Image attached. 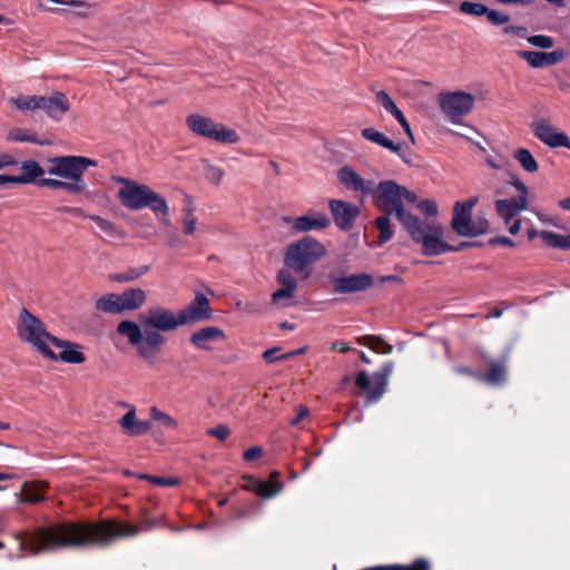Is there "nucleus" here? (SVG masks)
Instances as JSON below:
<instances>
[{
    "label": "nucleus",
    "instance_id": "f257e3e1",
    "mask_svg": "<svg viewBox=\"0 0 570 570\" xmlns=\"http://www.w3.org/2000/svg\"><path fill=\"white\" fill-rule=\"evenodd\" d=\"M140 527L116 520L61 521L39 528L32 535L36 551L108 546L118 538L134 537Z\"/></svg>",
    "mask_w": 570,
    "mask_h": 570
},
{
    "label": "nucleus",
    "instance_id": "f03ea898",
    "mask_svg": "<svg viewBox=\"0 0 570 570\" xmlns=\"http://www.w3.org/2000/svg\"><path fill=\"white\" fill-rule=\"evenodd\" d=\"M374 202L380 209L395 214L412 240L422 245L425 256H436L446 252H456L454 247L442 240L443 228L435 219L422 220L420 217L405 210L402 203V186L395 180H383L374 186Z\"/></svg>",
    "mask_w": 570,
    "mask_h": 570
},
{
    "label": "nucleus",
    "instance_id": "7ed1b4c3",
    "mask_svg": "<svg viewBox=\"0 0 570 570\" xmlns=\"http://www.w3.org/2000/svg\"><path fill=\"white\" fill-rule=\"evenodd\" d=\"M326 254L327 249L322 242L312 236H304L287 246L284 253V264L299 274L302 279H307L312 275V266Z\"/></svg>",
    "mask_w": 570,
    "mask_h": 570
},
{
    "label": "nucleus",
    "instance_id": "20e7f679",
    "mask_svg": "<svg viewBox=\"0 0 570 570\" xmlns=\"http://www.w3.org/2000/svg\"><path fill=\"white\" fill-rule=\"evenodd\" d=\"M118 197L121 204L131 210L149 208L164 225L169 226V207L165 197L149 186L139 183H128V188H120Z\"/></svg>",
    "mask_w": 570,
    "mask_h": 570
},
{
    "label": "nucleus",
    "instance_id": "39448f33",
    "mask_svg": "<svg viewBox=\"0 0 570 570\" xmlns=\"http://www.w3.org/2000/svg\"><path fill=\"white\" fill-rule=\"evenodd\" d=\"M117 332L126 336L128 342L137 347L138 355L148 364L154 365L159 362L161 347L166 343V337L157 332H144L140 323L134 321H121L117 326Z\"/></svg>",
    "mask_w": 570,
    "mask_h": 570
},
{
    "label": "nucleus",
    "instance_id": "423d86ee",
    "mask_svg": "<svg viewBox=\"0 0 570 570\" xmlns=\"http://www.w3.org/2000/svg\"><path fill=\"white\" fill-rule=\"evenodd\" d=\"M18 336L31 344L45 357H53L55 352L51 350V335L43 324V322L31 314L26 307H22L19 314L17 324Z\"/></svg>",
    "mask_w": 570,
    "mask_h": 570
},
{
    "label": "nucleus",
    "instance_id": "0eeeda50",
    "mask_svg": "<svg viewBox=\"0 0 570 570\" xmlns=\"http://www.w3.org/2000/svg\"><path fill=\"white\" fill-rule=\"evenodd\" d=\"M48 163V174L67 179L68 184L75 185V190L79 194L83 193L87 186L83 180L85 171L88 167L97 166L94 159L83 156H59L49 158Z\"/></svg>",
    "mask_w": 570,
    "mask_h": 570
},
{
    "label": "nucleus",
    "instance_id": "6e6552de",
    "mask_svg": "<svg viewBox=\"0 0 570 570\" xmlns=\"http://www.w3.org/2000/svg\"><path fill=\"white\" fill-rule=\"evenodd\" d=\"M187 128L198 137H204L220 144H237L240 139L236 130L200 114H190L186 117Z\"/></svg>",
    "mask_w": 570,
    "mask_h": 570
},
{
    "label": "nucleus",
    "instance_id": "1a4fd4ad",
    "mask_svg": "<svg viewBox=\"0 0 570 570\" xmlns=\"http://www.w3.org/2000/svg\"><path fill=\"white\" fill-rule=\"evenodd\" d=\"M394 364L391 361L385 362L379 371L374 372L372 377L366 371H360L355 379V385L366 391L365 405H371L381 400L386 392L389 379L393 372Z\"/></svg>",
    "mask_w": 570,
    "mask_h": 570
},
{
    "label": "nucleus",
    "instance_id": "9d476101",
    "mask_svg": "<svg viewBox=\"0 0 570 570\" xmlns=\"http://www.w3.org/2000/svg\"><path fill=\"white\" fill-rule=\"evenodd\" d=\"M144 332L167 333L176 331L178 327L184 326L186 321L183 318L180 311H174L157 306L149 308L146 313L138 316Z\"/></svg>",
    "mask_w": 570,
    "mask_h": 570
},
{
    "label": "nucleus",
    "instance_id": "9b49d317",
    "mask_svg": "<svg viewBox=\"0 0 570 570\" xmlns=\"http://www.w3.org/2000/svg\"><path fill=\"white\" fill-rule=\"evenodd\" d=\"M328 281L333 292L340 295L365 292L375 285L373 275L365 272L351 275L332 272L328 274Z\"/></svg>",
    "mask_w": 570,
    "mask_h": 570
},
{
    "label": "nucleus",
    "instance_id": "f8f14e48",
    "mask_svg": "<svg viewBox=\"0 0 570 570\" xmlns=\"http://www.w3.org/2000/svg\"><path fill=\"white\" fill-rule=\"evenodd\" d=\"M439 104L441 110L453 124H460L461 119L473 109L474 96L464 91L442 92L439 96Z\"/></svg>",
    "mask_w": 570,
    "mask_h": 570
},
{
    "label": "nucleus",
    "instance_id": "ddd939ff",
    "mask_svg": "<svg viewBox=\"0 0 570 570\" xmlns=\"http://www.w3.org/2000/svg\"><path fill=\"white\" fill-rule=\"evenodd\" d=\"M479 202L478 197H471L463 202H456L453 207L452 229L463 237L479 236V230L472 229L473 218L472 209Z\"/></svg>",
    "mask_w": 570,
    "mask_h": 570
},
{
    "label": "nucleus",
    "instance_id": "4468645a",
    "mask_svg": "<svg viewBox=\"0 0 570 570\" xmlns=\"http://www.w3.org/2000/svg\"><path fill=\"white\" fill-rule=\"evenodd\" d=\"M532 134L550 148L564 147L570 149V138L563 131H557L554 126L544 118L534 119L531 124Z\"/></svg>",
    "mask_w": 570,
    "mask_h": 570
},
{
    "label": "nucleus",
    "instance_id": "2eb2a0df",
    "mask_svg": "<svg viewBox=\"0 0 570 570\" xmlns=\"http://www.w3.org/2000/svg\"><path fill=\"white\" fill-rule=\"evenodd\" d=\"M283 222L289 225L294 233L324 230L331 225V219L325 213L315 210L298 217L284 216Z\"/></svg>",
    "mask_w": 570,
    "mask_h": 570
},
{
    "label": "nucleus",
    "instance_id": "dca6fc26",
    "mask_svg": "<svg viewBox=\"0 0 570 570\" xmlns=\"http://www.w3.org/2000/svg\"><path fill=\"white\" fill-rule=\"evenodd\" d=\"M185 325H189L200 321H209L213 318V309L208 297L200 291L195 292V297L190 304L180 309Z\"/></svg>",
    "mask_w": 570,
    "mask_h": 570
},
{
    "label": "nucleus",
    "instance_id": "f3484780",
    "mask_svg": "<svg viewBox=\"0 0 570 570\" xmlns=\"http://www.w3.org/2000/svg\"><path fill=\"white\" fill-rule=\"evenodd\" d=\"M328 207L335 225L342 230H348L353 227L354 220L360 215V208L341 199H331Z\"/></svg>",
    "mask_w": 570,
    "mask_h": 570
},
{
    "label": "nucleus",
    "instance_id": "a211bd4d",
    "mask_svg": "<svg viewBox=\"0 0 570 570\" xmlns=\"http://www.w3.org/2000/svg\"><path fill=\"white\" fill-rule=\"evenodd\" d=\"M51 344L61 350L59 354L55 353L53 357H48L51 361H61L68 364H81L86 361L82 346L75 342L55 337L51 338Z\"/></svg>",
    "mask_w": 570,
    "mask_h": 570
},
{
    "label": "nucleus",
    "instance_id": "6ab92c4d",
    "mask_svg": "<svg viewBox=\"0 0 570 570\" xmlns=\"http://www.w3.org/2000/svg\"><path fill=\"white\" fill-rule=\"evenodd\" d=\"M39 100L40 109L53 120H61L70 109L69 99L61 91H55L51 96H41Z\"/></svg>",
    "mask_w": 570,
    "mask_h": 570
},
{
    "label": "nucleus",
    "instance_id": "aec40b11",
    "mask_svg": "<svg viewBox=\"0 0 570 570\" xmlns=\"http://www.w3.org/2000/svg\"><path fill=\"white\" fill-rule=\"evenodd\" d=\"M225 332L216 326H205L191 333L190 344L197 350L210 352L214 350L213 343L225 341Z\"/></svg>",
    "mask_w": 570,
    "mask_h": 570
},
{
    "label": "nucleus",
    "instance_id": "412c9836",
    "mask_svg": "<svg viewBox=\"0 0 570 570\" xmlns=\"http://www.w3.org/2000/svg\"><path fill=\"white\" fill-rule=\"evenodd\" d=\"M338 181L352 191H361L370 195L374 191L375 183L373 180L363 179L352 167L344 166L337 171Z\"/></svg>",
    "mask_w": 570,
    "mask_h": 570
},
{
    "label": "nucleus",
    "instance_id": "4be33fe9",
    "mask_svg": "<svg viewBox=\"0 0 570 570\" xmlns=\"http://www.w3.org/2000/svg\"><path fill=\"white\" fill-rule=\"evenodd\" d=\"M518 56L525 60L532 68H544L561 62L566 58V52L562 49H557L551 52L520 50L518 51Z\"/></svg>",
    "mask_w": 570,
    "mask_h": 570
},
{
    "label": "nucleus",
    "instance_id": "5701e85b",
    "mask_svg": "<svg viewBox=\"0 0 570 570\" xmlns=\"http://www.w3.org/2000/svg\"><path fill=\"white\" fill-rule=\"evenodd\" d=\"M118 423L125 434L129 436H141L151 430L150 421L137 419L135 407H130V410L119 419Z\"/></svg>",
    "mask_w": 570,
    "mask_h": 570
},
{
    "label": "nucleus",
    "instance_id": "b1692460",
    "mask_svg": "<svg viewBox=\"0 0 570 570\" xmlns=\"http://www.w3.org/2000/svg\"><path fill=\"white\" fill-rule=\"evenodd\" d=\"M361 135L362 137L367 140V141H371L373 144H376L390 151H393L397 155H400V157L405 161V163H409L406 160V158L404 156L401 155V150H402V144L400 142H394L393 140H391L389 137H386L383 132L372 128V127H368V128H364L362 131H361Z\"/></svg>",
    "mask_w": 570,
    "mask_h": 570
},
{
    "label": "nucleus",
    "instance_id": "393cba45",
    "mask_svg": "<svg viewBox=\"0 0 570 570\" xmlns=\"http://www.w3.org/2000/svg\"><path fill=\"white\" fill-rule=\"evenodd\" d=\"M490 371L488 373L478 372L466 366H456L455 373L469 375L484 384H497L499 382V361H489Z\"/></svg>",
    "mask_w": 570,
    "mask_h": 570
},
{
    "label": "nucleus",
    "instance_id": "a878e982",
    "mask_svg": "<svg viewBox=\"0 0 570 570\" xmlns=\"http://www.w3.org/2000/svg\"><path fill=\"white\" fill-rule=\"evenodd\" d=\"M528 198L524 196L501 199V218L509 224L520 212L528 208Z\"/></svg>",
    "mask_w": 570,
    "mask_h": 570
},
{
    "label": "nucleus",
    "instance_id": "bb28decb",
    "mask_svg": "<svg viewBox=\"0 0 570 570\" xmlns=\"http://www.w3.org/2000/svg\"><path fill=\"white\" fill-rule=\"evenodd\" d=\"M119 296L122 312L138 309L146 302V293L141 288L125 289Z\"/></svg>",
    "mask_w": 570,
    "mask_h": 570
},
{
    "label": "nucleus",
    "instance_id": "cd10ccee",
    "mask_svg": "<svg viewBox=\"0 0 570 570\" xmlns=\"http://www.w3.org/2000/svg\"><path fill=\"white\" fill-rule=\"evenodd\" d=\"M22 174L14 176L16 184L36 183L45 174L43 168L36 160H26L21 164Z\"/></svg>",
    "mask_w": 570,
    "mask_h": 570
},
{
    "label": "nucleus",
    "instance_id": "c85d7f7f",
    "mask_svg": "<svg viewBox=\"0 0 570 570\" xmlns=\"http://www.w3.org/2000/svg\"><path fill=\"white\" fill-rule=\"evenodd\" d=\"M278 476L279 472H273L269 480H259L257 487V495L262 497L263 499H272L278 494L284 488L283 482L275 480Z\"/></svg>",
    "mask_w": 570,
    "mask_h": 570
},
{
    "label": "nucleus",
    "instance_id": "c756f323",
    "mask_svg": "<svg viewBox=\"0 0 570 570\" xmlns=\"http://www.w3.org/2000/svg\"><path fill=\"white\" fill-rule=\"evenodd\" d=\"M95 307L99 312L108 313V314H120L122 313V308L120 305V296L119 294L109 293L99 297Z\"/></svg>",
    "mask_w": 570,
    "mask_h": 570
},
{
    "label": "nucleus",
    "instance_id": "7c9ffc66",
    "mask_svg": "<svg viewBox=\"0 0 570 570\" xmlns=\"http://www.w3.org/2000/svg\"><path fill=\"white\" fill-rule=\"evenodd\" d=\"M357 343L362 346H366L375 352L390 354L393 351V346L386 343L383 338L375 335H364L357 338Z\"/></svg>",
    "mask_w": 570,
    "mask_h": 570
},
{
    "label": "nucleus",
    "instance_id": "2f4dec72",
    "mask_svg": "<svg viewBox=\"0 0 570 570\" xmlns=\"http://www.w3.org/2000/svg\"><path fill=\"white\" fill-rule=\"evenodd\" d=\"M540 237L549 247L570 250V234L559 235L550 230H541Z\"/></svg>",
    "mask_w": 570,
    "mask_h": 570
},
{
    "label": "nucleus",
    "instance_id": "473e14b6",
    "mask_svg": "<svg viewBox=\"0 0 570 570\" xmlns=\"http://www.w3.org/2000/svg\"><path fill=\"white\" fill-rule=\"evenodd\" d=\"M389 212H385L384 215H381L375 218L374 225L379 230V240L384 244L387 243L393 237V229L391 227V216Z\"/></svg>",
    "mask_w": 570,
    "mask_h": 570
},
{
    "label": "nucleus",
    "instance_id": "72a5a7b5",
    "mask_svg": "<svg viewBox=\"0 0 570 570\" xmlns=\"http://www.w3.org/2000/svg\"><path fill=\"white\" fill-rule=\"evenodd\" d=\"M513 156L527 173L532 174L539 169L538 161L528 149L519 148Z\"/></svg>",
    "mask_w": 570,
    "mask_h": 570
},
{
    "label": "nucleus",
    "instance_id": "f704fd0d",
    "mask_svg": "<svg viewBox=\"0 0 570 570\" xmlns=\"http://www.w3.org/2000/svg\"><path fill=\"white\" fill-rule=\"evenodd\" d=\"M39 99H41V96L38 95L18 96L12 99V104L20 111H33L40 109Z\"/></svg>",
    "mask_w": 570,
    "mask_h": 570
},
{
    "label": "nucleus",
    "instance_id": "c9c22d12",
    "mask_svg": "<svg viewBox=\"0 0 570 570\" xmlns=\"http://www.w3.org/2000/svg\"><path fill=\"white\" fill-rule=\"evenodd\" d=\"M7 139L10 141L31 142V144H36V145H40V146H43L47 144L46 141L40 140V139L36 138L33 135H31V132L28 129H22V128L11 129L7 135Z\"/></svg>",
    "mask_w": 570,
    "mask_h": 570
},
{
    "label": "nucleus",
    "instance_id": "e433bc0d",
    "mask_svg": "<svg viewBox=\"0 0 570 570\" xmlns=\"http://www.w3.org/2000/svg\"><path fill=\"white\" fill-rule=\"evenodd\" d=\"M88 219L96 223L97 227L106 235L114 237V238L121 236V232L115 223H112L106 218H102L101 216H98V215H90V216H88Z\"/></svg>",
    "mask_w": 570,
    "mask_h": 570
},
{
    "label": "nucleus",
    "instance_id": "4c0bfd02",
    "mask_svg": "<svg viewBox=\"0 0 570 570\" xmlns=\"http://www.w3.org/2000/svg\"><path fill=\"white\" fill-rule=\"evenodd\" d=\"M37 185L41 187H48L51 189H63L72 195H79L77 190H75L73 184H68L65 180L53 179V178H40L37 180Z\"/></svg>",
    "mask_w": 570,
    "mask_h": 570
},
{
    "label": "nucleus",
    "instance_id": "58836bf2",
    "mask_svg": "<svg viewBox=\"0 0 570 570\" xmlns=\"http://www.w3.org/2000/svg\"><path fill=\"white\" fill-rule=\"evenodd\" d=\"M23 503H38L45 500V495L36 489V484L32 482H24L22 485Z\"/></svg>",
    "mask_w": 570,
    "mask_h": 570
},
{
    "label": "nucleus",
    "instance_id": "ea45409f",
    "mask_svg": "<svg viewBox=\"0 0 570 570\" xmlns=\"http://www.w3.org/2000/svg\"><path fill=\"white\" fill-rule=\"evenodd\" d=\"M150 417L153 421L160 423L163 426L170 429L178 428V423L173 416H170L169 414L165 413L164 411L159 410L156 406L150 409Z\"/></svg>",
    "mask_w": 570,
    "mask_h": 570
},
{
    "label": "nucleus",
    "instance_id": "a19ab883",
    "mask_svg": "<svg viewBox=\"0 0 570 570\" xmlns=\"http://www.w3.org/2000/svg\"><path fill=\"white\" fill-rule=\"evenodd\" d=\"M459 10L464 14L480 17L488 12V7L480 2L463 1L461 2Z\"/></svg>",
    "mask_w": 570,
    "mask_h": 570
},
{
    "label": "nucleus",
    "instance_id": "79ce46f5",
    "mask_svg": "<svg viewBox=\"0 0 570 570\" xmlns=\"http://www.w3.org/2000/svg\"><path fill=\"white\" fill-rule=\"evenodd\" d=\"M148 271H149V266H146V265L139 266V267L129 268L125 273L117 275L115 277V281L121 282V283L130 282V281H134V279L145 275Z\"/></svg>",
    "mask_w": 570,
    "mask_h": 570
},
{
    "label": "nucleus",
    "instance_id": "37998d69",
    "mask_svg": "<svg viewBox=\"0 0 570 570\" xmlns=\"http://www.w3.org/2000/svg\"><path fill=\"white\" fill-rule=\"evenodd\" d=\"M138 478L140 480H147L153 484L160 485V487H174L177 485L179 482L175 478H164V476H157L151 474H138Z\"/></svg>",
    "mask_w": 570,
    "mask_h": 570
},
{
    "label": "nucleus",
    "instance_id": "c03bdc74",
    "mask_svg": "<svg viewBox=\"0 0 570 570\" xmlns=\"http://www.w3.org/2000/svg\"><path fill=\"white\" fill-rule=\"evenodd\" d=\"M291 271L292 269H289L288 267L282 268L277 273V282L282 285V287H288L292 289H296L297 282H296L295 277L292 275Z\"/></svg>",
    "mask_w": 570,
    "mask_h": 570
},
{
    "label": "nucleus",
    "instance_id": "a18cd8bd",
    "mask_svg": "<svg viewBox=\"0 0 570 570\" xmlns=\"http://www.w3.org/2000/svg\"><path fill=\"white\" fill-rule=\"evenodd\" d=\"M528 42L532 46L542 48V49H549L553 47L554 41L551 37L544 36V35H534L528 38Z\"/></svg>",
    "mask_w": 570,
    "mask_h": 570
},
{
    "label": "nucleus",
    "instance_id": "49530a36",
    "mask_svg": "<svg viewBox=\"0 0 570 570\" xmlns=\"http://www.w3.org/2000/svg\"><path fill=\"white\" fill-rule=\"evenodd\" d=\"M377 101L381 106L390 114H392L399 107L394 102V100L390 97V95L385 90H380L376 94Z\"/></svg>",
    "mask_w": 570,
    "mask_h": 570
},
{
    "label": "nucleus",
    "instance_id": "de8ad7c7",
    "mask_svg": "<svg viewBox=\"0 0 570 570\" xmlns=\"http://www.w3.org/2000/svg\"><path fill=\"white\" fill-rule=\"evenodd\" d=\"M417 209L431 217V216H436L438 215V205L434 200L432 199H423V200H420L416 205Z\"/></svg>",
    "mask_w": 570,
    "mask_h": 570
},
{
    "label": "nucleus",
    "instance_id": "09e8293b",
    "mask_svg": "<svg viewBox=\"0 0 570 570\" xmlns=\"http://www.w3.org/2000/svg\"><path fill=\"white\" fill-rule=\"evenodd\" d=\"M279 352H281V347H278V346L268 348L263 353V358L265 360V362H267L269 364L275 363L277 361H283V360L288 358V355H286L285 353L279 354Z\"/></svg>",
    "mask_w": 570,
    "mask_h": 570
},
{
    "label": "nucleus",
    "instance_id": "8fccbe9b",
    "mask_svg": "<svg viewBox=\"0 0 570 570\" xmlns=\"http://www.w3.org/2000/svg\"><path fill=\"white\" fill-rule=\"evenodd\" d=\"M391 115L399 121V124L401 125V127L403 128L405 134L409 136L411 141L414 142V136H413V132L411 129V125L407 121V119L405 118V116L403 115V112L401 111V109L400 108L395 109Z\"/></svg>",
    "mask_w": 570,
    "mask_h": 570
},
{
    "label": "nucleus",
    "instance_id": "3c124183",
    "mask_svg": "<svg viewBox=\"0 0 570 570\" xmlns=\"http://www.w3.org/2000/svg\"><path fill=\"white\" fill-rule=\"evenodd\" d=\"M61 4L79 9L76 11V14L80 18H86L88 16V9L90 7L87 2L81 0H62Z\"/></svg>",
    "mask_w": 570,
    "mask_h": 570
},
{
    "label": "nucleus",
    "instance_id": "603ef678",
    "mask_svg": "<svg viewBox=\"0 0 570 570\" xmlns=\"http://www.w3.org/2000/svg\"><path fill=\"white\" fill-rule=\"evenodd\" d=\"M230 431L227 425L225 424H218L207 431V434L214 438H217L218 440H226L229 435Z\"/></svg>",
    "mask_w": 570,
    "mask_h": 570
},
{
    "label": "nucleus",
    "instance_id": "864d4df0",
    "mask_svg": "<svg viewBox=\"0 0 570 570\" xmlns=\"http://www.w3.org/2000/svg\"><path fill=\"white\" fill-rule=\"evenodd\" d=\"M264 453V450L262 446L259 445H254L249 449H247L244 453H243V459L245 461H248V462H252V461H255L257 459H259Z\"/></svg>",
    "mask_w": 570,
    "mask_h": 570
},
{
    "label": "nucleus",
    "instance_id": "5fc2aeb1",
    "mask_svg": "<svg viewBox=\"0 0 570 570\" xmlns=\"http://www.w3.org/2000/svg\"><path fill=\"white\" fill-rule=\"evenodd\" d=\"M489 220L483 215H478L475 219H473L472 229L479 230V235H482L489 230Z\"/></svg>",
    "mask_w": 570,
    "mask_h": 570
},
{
    "label": "nucleus",
    "instance_id": "6e6d98bb",
    "mask_svg": "<svg viewBox=\"0 0 570 570\" xmlns=\"http://www.w3.org/2000/svg\"><path fill=\"white\" fill-rule=\"evenodd\" d=\"M509 176H510L509 183L517 188V190L519 193L518 196L527 197L528 196V187L525 186V184L523 181H521L517 175L510 174Z\"/></svg>",
    "mask_w": 570,
    "mask_h": 570
},
{
    "label": "nucleus",
    "instance_id": "4d7b16f0",
    "mask_svg": "<svg viewBox=\"0 0 570 570\" xmlns=\"http://www.w3.org/2000/svg\"><path fill=\"white\" fill-rule=\"evenodd\" d=\"M206 176L212 183L219 184L224 176V171L218 167L209 166L207 168Z\"/></svg>",
    "mask_w": 570,
    "mask_h": 570
},
{
    "label": "nucleus",
    "instance_id": "13d9d810",
    "mask_svg": "<svg viewBox=\"0 0 570 570\" xmlns=\"http://www.w3.org/2000/svg\"><path fill=\"white\" fill-rule=\"evenodd\" d=\"M58 212L65 213V214H70L72 216L81 217V218H88V216H90L80 207L62 206V207L58 208Z\"/></svg>",
    "mask_w": 570,
    "mask_h": 570
},
{
    "label": "nucleus",
    "instance_id": "bf43d9fd",
    "mask_svg": "<svg viewBox=\"0 0 570 570\" xmlns=\"http://www.w3.org/2000/svg\"><path fill=\"white\" fill-rule=\"evenodd\" d=\"M294 291L288 287H281L272 294V301L278 303L282 298H289L293 296Z\"/></svg>",
    "mask_w": 570,
    "mask_h": 570
},
{
    "label": "nucleus",
    "instance_id": "052dcab7",
    "mask_svg": "<svg viewBox=\"0 0 570 570\" xmlns=\"http://www.w3.org/2000/svg\"><path fill=\"white\" fill-rule=\"evenodd\" d=\"M243 479L245 483L242 485V489L257 494V487L259 480L254 478L253 475H244Z\"/></svg>",
    "mask_w": 570,
    "mask_h": 570
},
{
    "label": "nucleus",
    "instance_id": "680f3d73",
    "mask_svg": "<svg viewBox=\"0 0 570 570\" xmlns=\"http://www.w3.org/2000/svg\"><path fill=\"white\" fill-rule=\"evenodd\" d=\"M309 415V410L307 406L301 405L297 410V415L289 421L292 426H296L303 421L305 417Z\"/></svg>",
    "mask_w": 570,
    "mask_h": 570
},
{
    "label": "nucleus",
    "instance_id": "e2e57ef3",
    "mask_svg": "<svg viewBox=\"0 0 570 570\" xmlns=\"http://www.w3.org/2000/svg\"><path fill=\"white\" fill-rule=\"evenodd\" d=\"M417 202V196L414 191L409 190L406 187L402 186V203L405 204H414Z\"/></svg>",
    "mask_w": 570,
    "mask_h": 570
},
{
    "label": "nucleus",
    "instance_id": "0e129e2a",
    "mask_svg": "<svg viewBox=\"0 0 570 570\" xmlns=\"http://www.w3.org/2000/svg\"><path fill=\"white\" fill-rule=\"evenodd\" d=\"M363 419V413L358 407H353L347 412L346 420L352 423L361 422Z\"/></svg>",
    "mask_w": 570,
    "mask_h": 570
},
{
    "label": "nucleus",
    "instance_id": "69168bd1",
    "mask_svg": "<svg viewBox=\"0 0 570 570\" xmlns=\"http://www.w3.org/2000/svg\"><path fill=\"white\" fill-rule=\"evenodd\" d=\"M17 165V160L9 154H0V169Z\"/></svg>",
    "mask_w": 570,
    "mask_h": 570
},
{
    "label": "nucleus",
    "instance_id": "338daca9",
    "mask_svg": "<svg viewBox=\"0 0 570 570\" xmlns=\"http://www.w3.org/2000/svg\"><path fill=\"white\" fill-rule=\"evenodd\" d=\"M183 202H184L183 213H189V214L195 213L196 206L194 204L191 196L185 195Z\"/></svg>",
    "mask_w": 570,
    "mask_h": 570
},
{
    "label": "nucleus",
    "instance_id": "774afa93",
    "mask_svg": "<svg viewBox=\"0 0 570 570\" xmlns=\"http://www.w3.org/2000/svg\"><path fill=\"white\" fill-rule=\"evenodd\" d=\"M184 226V234L191 235L196 230L197 220L181 222Z\"/></svg>",
    "mask_w": 570,
    "mask_h": 570
}]
</instances>
